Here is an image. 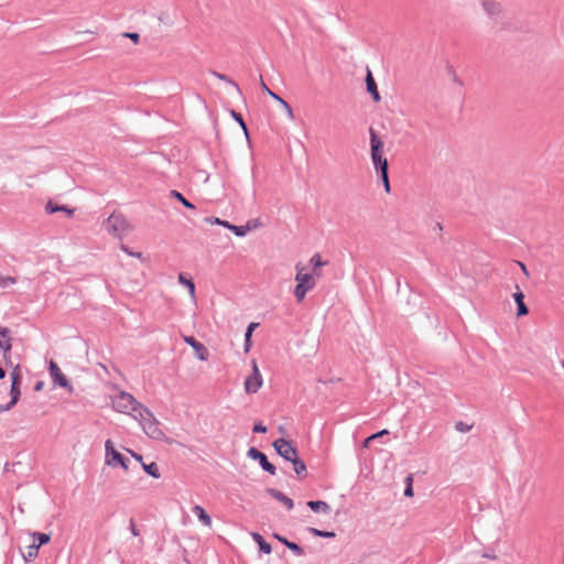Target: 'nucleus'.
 I'll use <instances>...</instances> for the list:
<instances>
[{
  "label": "nucleus",
  "instance_id": "obj_1",
  "mask_svg": "<svg viewBox=\"0 0 564 564\" xmlns=\"http://www.w3.org/2000/svg\"><path fill=\"white\" fill-rule=\"evenodd\" d=\"M370 159L377 175L389 173V162L383 155V141L378 133L370 128Z\"/></svg>",
  "mask_w": 564,
  "mask_h": 564
},
{
  "label": "nucleus",
  "instance_id": "obj_2",
  "mask_svg": "<svg viewBox=\"0 0 564 564\" xmlns=\"http://www.w3.org/2000/svg\"><path fill=\"white\" fill-rule=\"evenodd\" d=\"M296 285L294 288V296L301 303L308 291L315 286V279L313 273H303L299 270L295 275Z\"/></svg>",
  "mask_w": 564,
  "mask_h": 564
},
{
  "label": "nucleus",
  "instance_id": "obj_3",
  "mask_svg": "<svg viewBox=\"0 0 564 564\" xmlns=\"http://www.w3.org/2000/svg\"><path fill=\"white\" fill-rule=\"evenodd\" d=\"M47 371L54 387L62 388L70 394L74 393V387L69 379L63 373L57 362H55L53 359L47 362Z\"/></svg>",
  "mask_w": 564,
  "mask_h": 564
},
{
  "label": "nucleus",
  "instance_id": "obj_4",
  "mask_svg": "<svg viewBox=\"0 0 564 564\" xmlns=\"http://www.w3.org/2000/svg\"><path fill=\"white\" fill-rule=\"evenodd\" d=\"M106 449V464L111 467L120 466L122 469L128 470L130 460L128 457L118 452L111 440L105 442Z\"/></svg>",
  "mask_w": 564,
  "mask_h": 564
},
{
  "label": "nucleus",
  "instance_id": "obj_5",
  "mask_svg": "<svg viewBox=\"0 0 564 564\" xmlns=\"http://www.w3.org/2000/svg\"><path fill=\"white\" fill-rule=\"evenodd\" d=\"M113 409L122 413H129L130 411L137 412L138 408H141V403L135 398L126 392L121 391L112 400Z\"/></svg>",
  "mask_w": 564,
  "mask_h": 564
},
{
  "label": "nucleus",
  "instance_id": "obj_6",
  "mask_svg": "<svg viewBox=\"0 0 564 564\" xmlns=\"http://www.w3.org/2000/svg\"><path fill=\"white\" fill-rule=\"evenodd\" d=\"M272 446L276 454L286 462H291V459L299 455V451L293 445V442L283 437L276 438Z\"/></svg>",
  "mask_w": 564,
  "mask_h": 564
},
{
  "label": "nucleus",
  "instance_id": "obj_7",
  "mask_svg": "<svg viewBox=\"0 0 564 564\" xmlns=\"http://www.w3.org/2000/svg\"><path fill=\"white\" fill-rule=\"evenodd\" d=\"M251 365L252 371L250 376H248L245 380V391L248 394L257 393L263 384L262 375L254 359L252 360Z\"/></svg>",
  "mask_w": 564,
  "mask_h": 564
},
{
  "label": "nucleus",
  "instance_id": "obj_8",
  "mask_svg": "<svg viewBox=\"0 0 564 564\" xmlns=\"http://www.w3.org/2000/svg\"><path fill=\"white\" fill-rule=\"evenodd\" d=\"M247 457L257 460L260 467L270 475H275L276 467L269 462L268 456L257 447H250L247 452Z\"/></svg>",
  "mask_w": 564,
  "mask_h": 564
},
{
  "label": "nucleus",
  "instance_id": "obj_9",
  "mask_svg": "<svg viewBox=\"0 0 564 564\" xmlns=\"http://www.w3.org/2000/svg\"><path fill=\"white\" fill-rule=\"evenodd\" d=\"M106 226L109 232L120 235L126 230L128 224L121 214L113 213L108 217Z\"/></svg>",
  "mask_w": 564,
  "mask_h": 564
},
{
  "label": "nucleus",
  "instance_id": "obj_10",
  "mask_svg": "<svg viewBox=\"0 0 564 564\" xmlns=\"http://www.w3.org/2000/svg\"><path fill=\"white\" fill-rule=\"evenodd\" d=\"M184 341L193 348L195 356L200 361H206L209 357V351L206 346L197 340L194 336H184Z\"/></svg>",
  "mask_w": 564,
  "mask_h": 564
},
{
  "label": "nucleus",
  "instance_id": "obj_11",
  "mask_svg": "<svg viewBox=\"0 0 564 564\" xmlns=\"http://www.w3.org/2000/svg\"><path fill=\"white\" fill-rule=\"evenodd\" d=\"M160 423L156 419L145 421L142 424L144 433L153 440H162L164 437L163 431L160 429Z\"/></svg>",
  "mask_w": 564,
  "mask_h": 564
},
{
  "label": "nucleus",
  "instance_id": "obj_12",
  "mask_svg": "<svg viewBox=\"0 0 564 564\" xmlns=\"http://www.w3.org/2000/svg\"><path fill=\"white\" fill-rule=\"evenodd\" d=\"M365 82H366V90L367 93L371 96L372 100L375 102H379L380 99H381V96L379 94V90H378V87H377V83L372 76V73L370 72L369 68H367V74H366V78H365Z\"/></svg>",
  "mask_w": 564,
  "mask_h": 564
},
{
  "label": "nucleus",
  "instance_id": "obj_13",
  "mask_svg": "<svg viewBox=\"0 0 564 564\" xmlns=\"http://www.w3.org/2000/svg\"><path fill=\"white\" fill-rule=\"evenodd\" d=\"M265 492L273 499L283 503L289 511L294 508V501L282 491L275 488H267Z\"/></svg>",
  "mask_w": 564,
  "mask_h": 564
},
{
  "label": "nucleus",
  "instance_id": "obj_14",
  "mask_svg": "<svg viewBox=\"0 0 564 564\" xmlns=\"http://www.w3.org/2000/svg\"><path fill=\"white\" fill-rule=\"evenodd\" d=\"M10 330L8 327H3L0 325V349L6 354H11L12 343H11Z\"/></svg>",
  "mask_w": 564,
  "mask_h": 564
},
{
  "label": "nucleus",
  "instance_id": "obj_15",
  "mask_svg": "<svg viewBox=\"0 0 564 564\" xmlns=\"http://www.w3.org/2000/svg\"><path fill=\"white\" fill-rule=\"evenodd\" d=\"M513 299L517 303V316L521 317L529 313V310L524 303V294L517 285V291L513 293Z\"/></svg>",
  "mask_w": 564,
  "mask_h": 564
},
{
  "label": "nucleus",
  "instance_id": "obj_16",
  "mask_svg": "<svg viewBox=\"0 0 564 564\" xmlns=\"http://www.w3.org/2000/svg\"><path fill=\"white\" fill-rule=\"evenodd\" d=\"M45 212L48 214V215H53L55 213H58V212H63V213H66V215L68 217H73L74 215V209L69 208L67 205H59V204H56L54 203L53 200H48L45 205Z\"/></svg>",
  "mask_w": 564,
  "mask_h": 564
},
{
  "label": "nucleus",
  "instance_id": "obj_17",
  "mask_svg": "<svg viewBox=\"0 0 564 564\" xmlns=\"http://www.w3.org/2000/svg\"><path fill=\"white\" fill-rule=\"evenodd\" d=\"M306 506L315 513L328 514L332 511L330 506L323 500H308Z\"/></svg>",
  "mask_w": 564,
  "mask_h": 564
},
{
  "label": "nucleus",
  "instance_id": "obj_18",
  "mask_svg": "<svg viewBox=\"0 0 564 564\" xmlns=\"http://www.w3.org/2000/svg\"><path fill=\"white\" fill-rule=\"evenodd\" d=\"M252 540L258 544L259 551L263 554H270L272 552V546L258 532L251 533Z\"/></svg>",
  "mask_w": 564,
  "mask_h": 564
},
{
  "label": "nucleus",
  "instance_id": "obj_19",
  "mask_svg": "<svg viewBox=\"0 0 564 564\" xmlns=\"http://www.w3.org/2000/svg\"><path fill=\"white\" fill-rule=\"evenodd\" d=\"M192 512L197 517V519L206 527L212 525V518L207 513V511L199 505H195L192 508Z\"/></svg>",
  "mask_w": 564,
  "mask_h": 564
},
{
  "label": "nucleus",
  "instance_id": "obj_20",
  "mask_svg": "<svg viewBox=\"0 0 564 564\" xmlns=\"http://www.w3.org/2000/svg\"><path fill=\"white\" fill-rule=\"evenodd\" d=\"M178 283L187 288L189 294L192 297H195V283L192 276H189L187 273L181 272L177 276Z\"/></svg>",
  "mask_w": 564,
  "mask_h": 564
},
{
  "label": "nucleus",
  "instance_id": "obj_21",
  "mask_svg": "<svg viewBox=\"0 0 564 564\" xmlns=\"http://www.w3.org/2000/svg\"><path fill=\"white\" fill-rule=\"evenodd\" d=\"M290 463H292L293 469L299 478L306 477V474H307L306 464L304 463V460L302 458H300L299 455L296 457H294L293 459H291Z\"/></svg>",
  "mask_w": 564,
  "mask_h": 564
},
{
  "label": "nucleus",
  "instance_id": "obj_22",
  "mask_svg": "<svg viewBox=\"0 0 564 564\" xmlns=\"http://www.w3.org/2000/svg\"><path fill=\"white\" fill-rule=\"evenodd\" d=\"M170 197L181 203L185 208L195 210V205L189 202L181 192L176 189L170 191Z\"/></svg>",
  "mask_w": 564,
  "mask_h": 564
},
{
  "label": "nucleus",
  "instance_id": "obj_23",
  "mask_svg": "<svg viewBox=\"0 0 564 564\" xmlns=\"http://www.w3.org/2000/svg\"><path fill=\"white\" fill-rule=\"evenodd\" d=\"M31 538H32V543L37 545V546H42V545H45L47 544L50 541H51V534L50 533H44V532H31L30 533Z\"/></svg>",
  "mask_w": 564,
  "mask_h": 564
},
{
  "label": "nucleus",
  "instance_id": "obj_24",
  "mask_svg": "<svg viewBox=\"0 0 564 564\" xmlns=\"http://www.w3.org/2000/svg\"><path fill=\"white\" fill-rule=\"evenodd\" d=\"M135 413H137V415H134V417L140 420L141 425L145 421L155 419L152 411L150 409H148L147 406H144L143 404H141V408H138Z\"/></svg>",
  "mask_w": 564,
  "mask_h": 564
},
{
  "label": "nucleus",
  "instance_id": "obj_25",
  "mask_svg": "<svg viewBox=\"0 0 564 564\" xmlns=\"http://www.w3.org/2000/svg\"><path fill=\"white\" fill-rule=\"evenodd\" d=\"M210 74L213 76H215L216 78H218L219 80H223V82H226L228 83L229 85H231L236 91L238 93L239 96H242V91L240 89V87L238 86V84L231 79L229 76L225 75V74H221V73H218L216 70H212Z\"/></svg>",
  "mask_w": 564,
  "mask_h": 564
},
{
  "label": "nucleus",
  "instance_id": "obj_26",
  "mask_svg": "<svg viewBox=\"0 0 564 564\" xmlns=\"http://www.w3.org/2000/svg\"><path fill=\"white\" fill-rule=\"evenodd\" d=\"M229 230L232 231L237 237H245L251 230V221H248L243 226L230 224Z\"/></svg>",
  "mask_w": 564,
  "mask_h": 564
},
{
  "label": "nucleus",
  "instance_id": "obj_27",
  "mask_svg": "<svg viewBox=\"0 0 564 564\" xmlns=\"http://www.w3.org/2000/svg\"><path fill=\"white\" fill-rule=\"evenodd\" d=\"M10 378H11V384H13V386L22 384L23 373H22V368L19 364L12 368Z\"/></svg>",
  "mask_w": 564,
  "mask_h": 564
},
{
  "label": "nucleus",
  "instance_id": "obj_28",
  "mask_svg": "<svg viewBox=\"0 0 564 564\" xmlns=\"http://www.w3.org/2000/svg\"><path fill=\"white\" fill-rule=\"evenodd\" d=\"M142 469L147 475L151 476L152 478L159 479L161 477L159 467L154 462L150 464L142 463Z\"/></svg>",
  "mask_w": 564,
  "mask_h": 564
},
{
  "label": "nucleus",
  "instance_id": "obj_29",
  "mask_svg": "<svg viewBox=\"0 0 564 564\" xmlns=\"http://www.w3.org/2000/svg\"><path fill=\"white\" fill-rule=\"evenodd\" d=\"M307 531L313 536H317V538L334 539L336 536V533L334 531L321 530V529L313 528V527L307 528Z\"/></svg>",
  "mask_w": 564,
  "mask_h": 564
},
{
  "label": "nucleus",
  "instance_id": "obj_30",
  "mask_svg": "<svg viewBox=\"0 0 564 564\" xmlns=\"http://www.w3.org/2000/svg\"><path fill=\"white\" fill-rule=\"evenodd\" d=\"M310 264L312 265L313 268V272L314 274L316 275H319L318 273V269H321L322 267L326 265L327 264V261H324L321 257L319 253H315L311 259H310Z\"/></svg>",
  "mask_w": 564,
  "mask_h": 564
},
{
  "label": "nucleus",
  "instance_id": "obj_31",
  "mask_svg": "<svg viewBox=\"0 0 564 564\" xmlns=\"http://www.w3.org/2000/svg\"><path fill=\"white\" fill-rule=\"evenodd\" d=\"M39 550H40V546L31 543L28 547H26V552L25 553H22V556L24 558L25 562H32L33 560H35L39 555Z\"/></svg>",
  "mask_w": 564,
  "mask_h": 564
},
{
  "label": "nucleus",
  "instance_id": "obj_32",
  "mask_svg": "<svg viewBox=\"0 0 564 564\" xmlns=\"http://www.w3.org/2000/svg\"><path fill=\"white\" fill-rule=\"evenodd\" d=\"M269 96L279 102V105H282V107L286 110L290 118H293V110L289 102H286L281 96H279L274 91H269Z\"/></svg>",
  "mask_w": 564,
  "mask_h": 564
},
{
  "label": "nucleus",
  "instance_id": "obj_33",
  "mask_svg": "<svg viewBox=\"0 0 564 564\" xmlns=\"http://www.w3.org/2000/svg\"><path fill=\"white\" fill-rule=\"evenodd\" d=\"M404 496L405 497H413L414 495V491H413V476L410 474L405 477L404 479Z\"/></svg>",
  "mask_w": 564,
  "mask_h": 564
},
{
  "label": "nucleus",
  "instance_id": "obj_34",
  "mask_svg": "<svg viewBox=\"0 0 564 564\" xmlns=\"http://www.w3.org/2000/svg\"><path fill=\"white\" fill-rule=\"evenodd\" d=\"M9 394L10 400L17 404L21 398V386L11 384Z\"/></svg>",
  "mask_w": 564,
  "mask_h": 564
},
{
  "label": "nucleus",
  "instance_id": "obj_35",
  "mask_svg": "<svg viewBox=\"0 0 564 564\" xmlns=\"http://www.w3.org/2000/svg\"><path fill=\"white\" fill-rule=\"evenodd\" d=\"M285 547L289 549L296 556H303L305 554L304 549L293 541H290Z\"/></svg>",
  "mask_w": 564,
  "mask_h": 564
},
{
  "label": "nucleus",
  "instance_id": "obj_36",
  "mask_svg": "<svg viewBox=\"0 0 564 564\" xmlns=\"http://www.w3.org/2000/svg\"><path fill=\"white\" fill-rule=\"evenodd\" d=\"M17 283V279L10 275H2L0 273V289H6Z\"/></svg>",
  "mask_w": 564,
  "mask_h": 564
},
{
  "label": "nucleus",
  "instance_id": "obj_37",
  "mask_svg": "<svg viewBox=\"0 0 564 564\" xmlns=\"http://www.w3.org/2000/svg\"><path fill=\"white\" fill-rule=\"evenodd\" d=\"M206 221L212 224V225H219V226H221L224 228H227V229H229L230 224H231L228 220L220 219L218 217H207Z\"/></svg>",
  "mask_w": 564,
  "mask_h": 564
},
{
  "label": "nucleus",
  "instance_id": "obj_38",
  "mask_svg": "<svg viewBox=\"0 0 564 564\" xmlns=\"http://www.w3.org/2000/svg\"><path fill=\"white\" fill-rule=\"evenodd\" d=\"M473 425L471 424H468L466 422H463V421H458L455 423V430L457 432H460V433H467L471 430Z\"/></svg>",
  "mask_w": 564,
  "mask_h": 564
},
{
  "label": "nucleus",
  "instance_id": "obj_39",
  "mask_svg": "<svg viewBox=\"0 0 564 564\" xmlns=\"http://www.w3.org/2000/svg\"><path fill=\"white\" fill-rule=\"evenodd\" d=\"M230 113V117L241 127V126H245L246 121L242 117V115L238 111H236L235 109H230L229 111Z\"/></svg>",
  "mask_w": 564,
  "mask_h": 564
},
{
  "label": "nucleus",
  "instance_id": "obj_40",
  "mask_svg": "<svg viewBox=\"0 0 564 564\" xmlns=\"http://www.w3.org/2000/svg\"><path fill=\"white\" fill-rule=\"evenodd\" d=\"M378 177L381 180V182L383 184L384 192L386 193H390L391 192V185H390V180H389V173L378 175Z\"/></svg>",
  "mask_w": 564,
  "mask_h": 564
},
{
  "label": "nucleus",
  "instance_id": "obj_41",
  "mask_svg": "<svg viewBox=\"0 0 564 564\" xmlns=\"http://www.w3.org/2000/svg\"><path fill=\"white\" fill-rule=\"evenodd\" d=\"M267 431H268V427L261 421L256 422L252 426L253 433L264 434V433H267Z\"/></svg>",
  "mask_w": 564,
  "mask_h": 564
},
{
  "label": "nucleus",
  "instance_id": "obj_42",
  "mask_svg": "<svg viewBox=\"0 0 564 564\" xmlns=\"http://www.w3.org/2000/svg\"><path fill=\"white\" fill-rule=\"evenodd\" d=\"M260 326L259 323L257 322H251L248 324L247 328H246V332H245V337H250L252 338V334L253 332Z\"/></svg>",
  "mask_w": 564,
  "mask_h": 564
},
{
  "label": "nucleus",
  "instance_id": "obj_43",
  "mask_svg": "<svg viewBox=\"0 0 564 564\" xmlns=\"http://www.w3.org/2000/svg\"><path fill=\"white\" fill-rule=\"evenodd\" d=\"M484 10L487 12L489 17L494 14V2L490 0H484L482 1Z\"/></svg>",
  "mask_w": 564,
  "mask_h": 564
},
{
  "label": "nucleus",
  "instance_id": "obj_44",
  "mask_svg": "<svg viewBox=\"0 0 564 564\" xmlns=\"http://www.w3.org/2000/svg\"><path fill=\"white\" fill-rule=\"evenodd\" d=\"M123 36L130 39L134 44L140 42V34L137 32H126Z\"/></svg>",
  "mask_w": 564,
  "mask_h": 564
},
{
  "label": "nucleus",
  "instance_id": "obj_45",
  "mask_svg": "<svg viewBox=\"0 0 564 564\" xmlns=\"http://www.w3.org/2000/svg\"><path fill=\"white\" fill-rule=\"evenodd\" d=\"M129 530H130V532H131V534L133 536H139L140 535V531L138 530L133 519H130Z\"/></svg>",
  "mask_w": 564,
  "mask_h": 564
},
{
  "label": "nucleus",
  "instance_id": "obj_46",
  "mask_svg": "<svg viewBox=\"0 0 564 564\" xmlns=\"http://www.w3.org/2000/svg\"><path fill=\"white\" fill-rule=\"evenodd\" d=\"M251 347H252V338L245 337V340H243V351L246 354H248L250 351Z\"/></svg>",
  "mask_w": 564,
  "mask_h": 564
},
{
  "label": "nucleus",
  "instance_id": "obj_47",
  "mask_svg": "<svg viewBox=\"0 0 564 564\" xmlns=\"http://www.w3.org/2000/svg\"><path fill=\"white\" fill-rule=\"evenodd\" d=\"M388 434H389V431L384 429V430H381V431H378V432L371 434L370 438L378 440Z\"/></svg>",
  "mask_w": 564,
  "mask_h": 564
},
{
  "label": "nucleus",
  "instance_id": "obj_48",
  "mask_svg": "<svg viewBox=\"0 0 564 564\" xmlns=\"http://www.w3.org/2000/svg\"><path fill=\"white\" fill-rule=\"evenodd\" d=\"M14 405H15V403H13L11 400L6 404H1L0 413L10 411Z\"/></svg>",
  "mask_w": 564,
  "mask_h": 564
},
{
  "label": "nucleus",
  "instance_id": "obj_49",
  "mask_svg": "<svg viewBox=\"0 0 564 564\" xmlns=\"http://www.w3.org/2000/svg\"><path fill=\"white\" fill-rule=\"evenodd\" d=\"M273 538L275 540H278L281 544H283L284 546H286V544L290 542L289 539H286L285 536L279 534V533H273Z\"/></svg>",
  "mask_w": 564,
  "mask_h": 564
},
{
  "label": "nucleus",
  "instance_id": "obj_50",
  "mask_svg": "<svg viewBox=\"0 0 564 564\" xmlns=\"http://www.w3.org/2000/svg\"><path fill=\"white\" fill-rule=\"evenodd\" d=\"M127 451H128V453H129V454H130V455H131V456H132L137 462H139V463H141V464L143 463V457H142V455H141V454L135 453V452H134V451H132V449H127Z\"/></svg>",
  "mask_w": 564,
  "mask_h": 564
},
{
  "label": "nucleus",
  "instance_id": "obj_51",
  "mask_svg": "<svg viewBox=\"0 0 564 564\" xmlns=\"http://www.w3.org/2000/svg\"><path fill=\"white\" fill-rule=\"evenodd\" d=\"M3 360H4V365H6L7 367H11V368H13V367H14V366H13V364H12L11 355H10V354H6V352H3Z\"/></svg>",
  "mask_w": 564,
  "mask_h": 564
},
{
  "label": "nucleus",
  "instance_id": "obj_52",
  "mask_svg": "<svg viewBox=\"0 0 564 564\" xmlns=\"http://www.w3.org/2000/svg\"><path fill=\"white\" fill-rule=\"evenodd\" d=\"M240 128L242 129L243 134L246 135L247 141L250 143L251 142V140H250V132H249L247 123H245V126H241Z\"/></svg>",
  "mask_w": 564,
  "mask_h": 564
},
{
  "label": "nucleus",
  "instance_id": "obj_53",
  "mask_svg": "<svg viewBox=\"0 0 564 564\" xmlns=\"http://www.w3.org/2000/svg\"><path fill=\"white\" fill-rule=\"evenodd\" d=\"M448 74H452L453 75V80L459 85H462V82L458 79V77L456 76L454 69L452 66H448Z\"/></svg>",
  "mask_w": 564,
  "mask_h": 564
},
{
  "label": "nucleus",
  "instance_id": "obj_54",
  "mask_svg": "<svg viewBox=\"0 0 564 564\" xmlns=\"http://www.w3.org/2000/svg\"><path fill=\"white\" fill-rule=\"evenodd\" d=\"M44 388V382L43 381H37L35 384H34V391L35 392H40L42 391V389Z\"/></svg>",
  "mask_w": 564,
  "mask_h": 564
},
{
  "label": "nucleus",
  "instance_id": "obj_55",
  "mask_svg": "<svg viewBox=\"0 0 564 564\" xmlns=\"http://www.w3.org/2000/svg\"><path fill=\"white\" fill-rule=\"evenodd\" d=\"M122 250H123L124 252H127L128 254H130V256H138V257H140V256H141V253H140V252H137V253L131 252V251H130V249H128L126 246H122Z\"/></svg>",
  "mask_w": 564,
  "mask_h": 564
},
{
  "label": "nucleus",
  "instance_id": "obj_56",
  "mask_svg": "<svg viewBox=\"0 0 564 564\" xmlns=\"http://www.w3.org/2000/svg\"><path fill=\"white\" fill-rule=\"evenodd\" d=\"M375 441L373 438H370V436L366 437L364 441V447H369L370 443Z\"/></svg>",
  "mask_w": 564,
  "mask_h": 564
},
{
  "label": "nucleus",
  "instance_id": "obj_57",
  "mask_svg": "<svg viewBox=\"0 0 564 564\" xmlns=\"http://www.w3.org/2000/svg\"><path fill=\"white\" fill-rule=\"evenodd\" d=\"M261 88H262V90L267 91L268 94H269V91H271L263 80H261Z\"/></svg>",
  "mask_w": 564,
  "mask_h": 564
},
{
  "label": "nucleus",
  "instance_id": "obj_58",
  "mask_svg": "<svg viewBox=\"0 0 564 564\" xmlns=\"http://www.w3.org/2000/svg\"><path fill=\"white\" fill-rule=\"evenodd\" d=\"M251 221V229L257 226V220H250Z\"/></svg>",
  "mask_w": 564,
  "mask_h": 564
},
{
  "label": "nucleus",
  "instance_id": "obj_59",
  "mask_svg": "<svg viewBox=\"0 0 564 564\" xmlns=\"http://www.w3.org/2000/svg\"><path fill=\"white\" fill-rule=\"evenodd\" d=\"M485 556L488 557V558H492L494 560V555L492 554L486 553Z\"/></svg>",
  "mask_w": 564,
  "mask_h": 564
},
{
  "label": "nucleus",
  "instance_id": "obj_60",
  "mask_svg": "<svg viewBox=\"0 0 564 564\" xmlns=\"http://www.w3.org/2000/svg\"><path fill=\"white\" fill-rule=\"evenodd\" d=\"M436 227L438 228V230L443 229L442 224H440V223L436 224Z\"/></svg>",
  "mask_w": 564,
  "mask_h": 564
},
{
  "label": "nucleus",
  "instance_id": "obj_61",
  "mask_svg": "<svg viewBox=\"0 0 564 564\" xmlns=\"http://www.w3.org/2000/svg\"><path fill=\"white\" fill-rule=\"evenodd\" d=\"M561 367L564 369V360L561 362Z\"/></svg>",
  "mask_w": 564,
  "mask_h": 564
}]
</instances>
